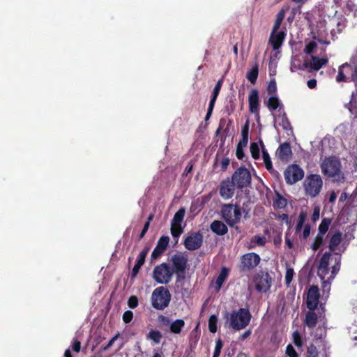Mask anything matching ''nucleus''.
<instances>
[{
	"instance_id": "5",
	"label": "nucleus",
	"mask_w": 357,
	"mask_h": 357,
	"mask_svg": "<svg viewBox=\"0 0 357 357\" xmlns=\"http://www.w3.org/2000/svg\"><path fill=\"white\" fill-rule=\"evenodd\" d=\"M335 81L338 83L352 82L357 86V65L354 67L347 62L340 65Z\"/></svg>"
},
{
	"instance_id": "16",
	"label": "nucleus",
	"mask_w": 357,
	"mask_h": 357,
	"mask_svg": "<svg viewBox=\"0 0 357 357\" xmlns=\"http://www.w3.org/2000/svg\"><path fill=\"white\" fill-rule=\"evenodd\" d=\"M249 110L254 114L257 119L259 118V91L257 89H252L248 96Z\"/></svg>"
},
{
	"instance_id": "13",
	"label": "nucleus",
	"mask_w": 357,
	"mask_h": 357,
	"mask_svg": "<svg viewBox=\"0 0 357 357\" xmlns=\"http://www.w3.org/2000/svg\"><path fill=\"white\" fill-rule=\"evenodd\" d=\"M331 257V254L330 252H326L321 256L319 263L317 267V275L323 281V282L326 283L324 280L326 277L329 274V261Z\"/></svg>"
},
{
	"instance_id": "10",
	"label": "nucleus",
	"mask_w": 357,
	"mask_h": 357,
	"mask_svg": "<svg viewBox=\"0 0 357 357\" xmlns=\"http://www.w3.org/2000/svg\"><path fill=\"white\" fill-rule=\"evenodd\" d=\"M253 282L258 292L266 293L271 287L272 279L268 272L259 271L255 275Z\"/></svg>"
},
{
	"instance_id": "56",
	"label": "nucleus",
	"mask_w": 357,
	"mask_h": 357,
	"mask_svg": "<svg viewBox=\"0 0 357 357\" xmlns=\"http://www.w3.org/2000/svg\"><path fill=\"white\" fill-rule=\"evenodd\" d=\"M72 349L76 353H79L81 349V343L79 340H75L72 344Z\"/></svg>"
},
{
	"instance_id": "11",
	"label": "nucleus",
	"mask_w": 357,
	"mask_h": 357,
	"mask_svg": "<svg viewBox=\"0 0 357 357\" xmlns=\"http://www.w3.org/2000/svg\"><path fill=\"white\" fill-rule=\"evenodd\" d=\"M284 176L286 183L292 185L303 178L304 171L299 165L293 164L287 167Z\"/></svg>"
},
{
	"instance_id": "8",
	"label": "nucleus",
	"mask_w": 357,
	"mask_h": 357,
	"mask_svg": "<svg viewBox=\"0 0 357 357\" xmlns=\"http://www.w3.org/2000/svg\"><path fill=\"white\" fill-rule=\"evenodd\" d=\"M174 271L170 265L163 262L155 266L153 271L152 278L158 284H167L172 278Z\"/></svg>"
},
{
	"instance_id": "6",
	"label": "nucleus",
	"mask_w": 357,
	"mask_h": 357,
	"mask_svg": "<svg viewBox=\"0 0 357 357\" xmlns=\"http://www.w3.org/2000/svg\"><path fill=\"white\" fill-rule=\"evenodd\" d=\"M303 187L307 196L312 198L316 197L323 187L321 176L315 174L307 175L304 181Z\"/></svg>"
},
{
	"instance_id": "46",
	"label": "nucleus",
	"mask_w": 357,
	"mask_h": 357,
	"mask_svg": "<svg viewBox=\"0 0 357 357\" xmlns=\"http://www.w3.org/2000/svg\"><path fill=\"white\" fill-rule=\"evenodd\" d=\"M307 354L308 357H318V350L313 344H310L307 349Z\"/></svg>"
},
{
	"instance_id": "7",
	"label": "nucleus",
	"mask_w": 357,
	"mask_h": 357,
	"mask_svg": "<svg viewBox=\"0 0 357 357\" xmlns=\"http://www.w3.org/2000/svg\"><path fill=\"white\" fill-rule=\"evenodd\" d=\"M261 257L255 252H248L240 257L238 269L242 273H250L260 264Z\"/></svg>"
},
{
	"instance_id": "49",
	"label": "nucleus",
	"mask_w": 357,
	"mask_h": 357,
	"mask_svg": "<svg viewBox=\"0 0 357 357\" xmlns=\"http://www.w3.org/2000/svg\"><path fill=\"white\" fill-rule=\"evenodd\" d=\"M139 303L138 298L136 296H131L128 301V305L131 309H135Z\"/></svg>"
},
{
	"instance_id": "28",
	"label": "nucleus",
	"mask_w": 357,
	"mask_h": 357,
	"mask_svg": "<svg viewBox=\"0 0 357 357\" xmlns=\"http://www.w3.org/2000/svg\"><path fill=\"white\" fill-rule=\"evenodd\" d=\"M335 264L332 266L331 275L329 277H328L327 280L326 281V282L331 283V281H332L335 278V275L340 271V264H341V257L340 256L335 257Z\"/></svg>"
},
{
	"instance_id": "24",
	"label": "nucleus",
	"mask_w": 357,
	"mask_h": 357,
	"mask_svg": "<svg viewBox=\"0 0 357 357\" xmlns=\"http://www.w3.org/2000/svg\"><path fill=\"white\" fill-rule=\"evenodd\" d=\"M342 241V233L336 231L331 238L329 241L328 248L331 252H335L337 248V246L340 244Z\"/></svg>"
},
{
	"instance_id": "34",
	"label": "nucleus",
	"mask_w": 357,
	"mask_h": 357,
	"mask_svg": "<svg viewBox=\"0 0 357 357\" xmlns=\"http://www.w3.org/2000/svg\"><path fill=\"white\" fill-rule=\"evenodd\" d=\"M251 248H254L255 245L264 246L266 243V238L265 236L260 235H255L251 238Z\"/></svg>"
},
{
	"instance_id": "33",
	"label": "nucleus",
	"mask_w": 357,
	"mask_h": 357,
	"mask_svg": "<svg viewBox=\"0 0 357 357\" xmlns=\"http://www.w3.org/2000/svg\"><path fill=\"white\" fill-rule=\"evenodd\" d=\"M185 213V210L184 208H181L178 210L174 215V218L171 222L172 224L181 225V222L183 220L184 216Z\"/></svg>"
},
{
	"instance_id": "44",
	"label": "nucleus",
	"mask_w": 357,
	"mask_h": 357,
	"mask_svg": "<svg viewBox=\"0 0 357 357\" xmlns=\"http://www.w3.org/2000/svg\"><path fill=\"white\" fill-rule=\"evenodd\" d=\"M223 347V342L220 338L215 340V347L213 357H219Z\"/></svg>"
},
{
	"instance_id": "20",
	"label": "nucleus",
	"mask_w": 357,
	"mask_h": 357,
	"mask_svg": "<svg viewBox=\"0 0 357 357\" xmlns=\"http://www.w3.org/2000/svg\"><path fill=\"white\" fill-rule=\"evenodd\" d=\"M285 37L284 31H271L268 42L272 45L273 50H278L281 47Z\"/></svg>"
},
{
	"instance_id": "3",
	"label": "nucleus",
	"mask_w": 357,
	"mask_h": 357,
	"mask_svg": "<svg viewBox=\"0 0 357 357\" xmlns=\"http://www.w3.org/2000/svg\"><path fill=\"white\" fill-rule=\"evenodd\" d=\"M172 295L166 287H158L151 294V305L155 310H163L168 307Z\"/></svg>"
},
{
	"instance_id": "54",
	"label": "nucleus",
	"mask_w": 357,
	"mask_h": 357,
	"mask_svg": "<svg viewBox=\"0 0 357 357\" xmlns=\"http://www.w3.org/2000/svg\"><path fill=\"white\" fill-rule=\"evenodd\" d=\"M133 318V313L130 310L126 311L123 314V321L126 324L130 323Z\"/></svg>"
},
{
	"instance_id": "42",
	"label": "nucleus",
	"mask_w": 357,
	"mask_h": 357,
	"mask_svg": "<svg viewBox=\"0 0 357 357\" xmlns=\"http://www.w3.org/2000/svg\"><path fill=\"white\" fill-rule=\"evenodd\" d=\"M268 95L275 96L277 92V84L275 79H271L267 86Z\"/></svg>"
},
{
	"instance_id": "38",
	"label": "nucleus",
	"mask_w": 357,
	"mask_h": 357,
	"mask_svg": "<svg viewBox=\"0 0 357 357\" xmlns=\"http://www.w3.org/2000/svg\"><path fill=\"white\" fill-rule=\"evenodd\" d=\"M218 321V317L215 314L210 316L208 319V329L212 333H215L217 331V324Z\"/></svg>"
},
{
	"instance_id": "21",
	"label": "nucleus",
	"mask_w": 357,
	"mask_h": 357,
	"mask_svg": "<svg viewBox=\"0 0 357 357\" xmlns=\"http://www.w3.org/2000/svg\"><path fill=\"white\" fill-rule=\"evenodd\" d=\"M291 153L290 144L287 142L280 144L276 151V155L281 160H287Z\"/></svg>"
},
{
	"instance_id": "22",
	"label": "nucleus",
	"mask_w": 357,
	"mask_h": 357,
	"mask_svg": "<svg viewBox=\"0 0 357 357\" xmlns=\"http://www.w3.org/2000/svg\"><path fill=\"white\" fill-rule=\"evenodd\" d=\"M211 230L217 235L223 236L228 232L227 225L222 221L215 220L210 225Z\"/></svg>"
},
{
	"instance_id": "32",
	"label": "nucleus",
	"mask_w": 357,
	"mask_h": 357,
	"mask_svg": "<svg viewBox=\"0 0 357 357\" xmlns=\"http://www.w3.org/2000/svg\"><path fill=\"white\" fill-rule=\"evenodd\" d=\"M280 100L276 96H271L267 102L266 106L271 111H274L280 106Z\"/></svg>"
},
{
	"instance_id": "19",
	"label": "nucleus",
	"mask_w": 357,
	"mask_h": 357,
	"mask_svg": "<svg viewBox=\"0 0 357 357\" xmlns=\"http://www.w3.org/2000/svg\"><path fill=\"white\" fill-rule=\"evenodd\" d=\"M171 261L173 265V271L185 272L188 259L185 255L183 254H175L172 257Z\"/></svg>"
},
{
	"instance_id": "62",
	"label": "nucleus",
	"mask_w": 357,
	"mask_h": 357,
	"mask_svg": "<svg viewBox=\"0 0 357 357\" xmlns=\"http://www.w3.org/2000/svg\"><path fill=\"white\" fill-rule=\"evenodd\" d=\"M236 155L239 160H242L245 154L242 147L237 146Z\"/></svg>"
},
{
	"instance_id": "61",
	"label": "nucleus",
	"mask_w": 357,
	"mask_h": 357,
	"mask_svg": "<svg viewBox=\"0 0 357 357\" xmlns=\"http://www.w3.org/2000/svg\"><path fill=\"white\" fill-rule=\"evenodd\" d=\"M282 126L284 129L287 130L289 127H290V122L289 121L286 115H284L282 119Z\"/></svg>"
},
{
	"instance_id": "30",
	"label": "nucleus",
	"mask_w": 357,
	"mask_h": 357,
	"mask_svg": "<svg viewBox=\"0 0 357 357\" xmlns=\"http://www.w3.org/2000/svg\"><path fill=\"white\" fill-rule=\"evenodd\" d=\"M258 74V66L255 65L248 72L246 77L252 84H255L257 82Z\"/></svg>"
},
{
	"instance_id": "40",
	"label": "nucleus",
	"mask_w": 357,
	"mask_h": 357,
	"mask_svg": "<svg viewBox=\"0 0 357 357\" xmlns=\"http://www.w3.org/2000/svg\"><path fill=\"white\" fill-rule=\"evenodd\" d=\"M250 153L255 160H257L260 158V149L257 142H252L250 144Z\"/></svg>"
},
{
	"instance_id": "36",
	"label": "nucleus",
	"mask_w": 357,
	"mask_h": 357,
	"mask_svg": "<svg viewBox=\"0 0 357 357\" xmlns=\"http://www.w3.org/2000/svg\"><path fill=\"white\" fill-rule=\"evenodd\" d=\"M331 223V220L330 219L324 218L319 226V228H318L319 232L318 233L325 235V234L328 230Z\"/></svg>"
},
{
	"instance_id": "35",
	"label": "nucleus",
	"mask_w": 357,
	"mask_h": 357,
	"mask_svg": "<svg viewBox=\"0 0 357 357\" xmlns=\"http://www.w3.org/2000/svg\"><path fill=\"white\" fill-rule=\"evenodd\" d=\"M324 241V235L321 234H317L315 236L313 243L311 245L313 251H317L320 248V247L323 245Z\"/></svg>"
},
{
	"instance_id": "48",
	"label": "nucleus",
	"mask_w": 357,
	"mask_h": 357,
	"mask_svg": "<svg viewBox=\"0 0 357 357\" xmlns=\"http://www.w3.org/2000/svg\"><path fill=\"white\" fill-rule=\"evenodd\" d=\"M317 46V45L315 42L310 41L305 45L304 52L307 54H311L314 52Z\"/></svg>"
},
{
	"instance_id": "41",
	"label": "nucleus",
	"mask_w": 357,
	"mask_h": 357,
	"mask_svg": "<svg viewBox=\"0 0 357 357\" xmlns=\"http://www.w3.org/2000/svg\"><path fill=\"white\" fill-rule=\"evenodd\" d=\"M150 248L149 246H146L139 253L136 263L139 264L143 265L145 262V259L148 252H149Z\"/></svg>"
},
{
	"instance_id": "59",
	"label": "nucleus",
	"mask_w": 357,
	"mask_h": 357,
	"mask_svg": "<svg viewBox=\"0 0 357 357\" xmlns=\"http://www.w3.org/2000/svg\"><path fill=\"white\" fill-rule=\"evenodd\" d=\"M198 327H199V324L197 325L196 328L191 331V333H190V335L192 337L194 336V339H195L194 342H195V344H197V341L199 340V336L198 335Z\"/></svg>"
},
{
	"instance_id": "17",
	"label": "nucleus",
	"mask_w": 357,
	"mask_h": 357,
	"mask_svg": "<svg viewBox=\"0 0 357 357\" xmlns=\"http://www.w3.org/2000/svg\"><path fill=\"white\" fill-rule=\"evenodd\" d=\"M328 62V59L326 57L319 58L317 56H311V61L310 62L305 61L303 63L302 67L300 69L304 70L306 68H311L314 70H319L324 66H326Z\"/></svg>"
},
{
	"instance_id": "60",
	"label": "nucleus",
	"mask_w": 357,
	"mask_h": 357,
	"mask_svg": "<svg viewBox=\"0 0 357 357\" xmlns=\"http://www.w3.org/2000/svg\"><path fill=\"white\" fill-rule=\"evenodd\" d=\"M229 159L228 158H224L221 162V169L222 171H225L229 165Z\"/></svg>"
},
{
	"instance_id": "55",
	"label": "nucleus",
	"mask_w": 357,
	"mask_h": 357,
	"mask_svg": "<svg viewBox=\"0 0 357 357\" xmlns=\"http://www.w3.org/2000/svg\"><path fill=\"white\" fill-rule=\"evenodd\" d=\"M119 334L117 333L116 335H114L109 341V342L104 347H102V350L103 351H106L107 349H109L112 345L114 343V342L117 340V338L119 337Z\"/></svg>"
},
{
	"instance_id": "26",
	"label": "nucleus",
	"mask_w": 357,
	"mask_h": 357,
	"mask_svg": "<svg viewBox=\"0 0 357 357\" xmlns=\"http://www.w3.org/2000/svg\"><path fill=\"white\" fill-rule=\"evenodd\" d=\"M289 9V7H287L286 8H282L276 15V19L274 22V25L273 26L272 31L274 32H277L279 31V29L280 28V26L282 24V21L284 20L286 10Z\"/></svg>"
},
{
	"instance_id": "37",
	"label": "nucleus",
	"mask_w": 357,
	"mask_h": 357,
	"mask_svg": "<svg viewBox=\"0 0 357 357\" xmlns=\"http://www.w3.org/2000/svg\"><path fill=\"white\" fill-rule=\"evenodd\" d=\"M183 232V229L181 225L171 223V234L174 238H178Z\"/></svg>"
},
{
	"instance_id": "31",
	"label": "nucleus",
	"mask_w": 357,
	"mask_h": 357,
	"mask_svg": "<svg viewBox=\"0 0 357 357\" xmlns=\"http://www.w3.org/2000/svg\"><path fill=\"white\" fill-rule=\"evenodd\" d=\"M162 337V333L158 330L151 329L146 335V338L153 340L155 344H158L160 342Z\"/></svg>"
},
{
	"instance_id": "9",
	"label": "nucleus",
	"mask_w": 357,
	"mask_h": 357,
	"mask_svg": "<svg viewBox=\"0 0 357 357\" xmlns=\"http://www.w3.org/2000/svg\"><path fill=\"white\" fill-rule=\"evenodd\" d=\"M231 179L237 188L243 189L250 185L252 177L250 171L245 167L242 166L234 172Z\"/></svg>"
},
{
	"instance_id": "27",
	"label": "nucleus",
	"mask_w": 357,
	"mask_h": 357,
	"mask_svg": "<svg viewBox=\"0 0 357 357\" xmlns=\"http://www.w3.org/2000/svg\"><path fill=\"white\" fill-rule=\"evenodd\" d=\"M185 326V321L181 319L174 321L169 326V331L174 334H179Z\"/></svg>"
},
{
	"instance_id": "4",
	"label": "nucleus",
	"mask_w": 357,
	"mask_h": 357,
	"mask_svg": "<svg viewBox=\"0 0 357 357\" xmlns=\"http://www.w3.org/2000/svg\"><path fill=\"white\" fill-rule=\"evenodd\" d=\"M221 216L229 226L234 227L236 224L238 223L241 219L242 213L241 208L232 204H222Z\"/></svg>"
},
{
	"instance_id": "15",
	"label": "nucleus",
	"mask_w": 357,
	"mask_h": 357,
	"mask_svg": "<svg viewBox=\"0 0 357 357\" xmlns=\"http://www.w3.org/2000/svg\"><path fill=\"white\" fill-rule=\"evenodd\" d=\"M320 298V294L317 286L312 285L308 289L306 304L310 310H314L317 308Z\"/></svg>"
},
{
	"instance_id": "45",
	"label": "nucleus",
	"mask_w": 357,
	"mask_h": 357,
	"mask_svg": "<svg viewBox=\"0 0 357 357\" xmlns=\"http://www.w3.org/2000/svg\"><path fill=\"white\" fill-rule=\"evenodd\" d=\"M293 342L297 347H301L303 346V340L300 333L298 331H295L293 334Z\"/></svg>"
},
{
	"instance_id": "63",
	"label": "nucleus",
	"mask_w": 357,
	"mask_h": 357,
	"mask_svg": "<svg viewBox=\"0 0 357 357\" xmlns=\"http://www.w3.org/2000/svg\"><path fill=\"white\" fill-rule=\"evenodd\" d=\"M310 234V226L309 225H306L304 227L303 231V238H307Z\"/></svg>"
},
{
	"instance_id": "2",
	"label": "nucleus",
	"mask_w": 357,
	"mask_h": 357,
	"mask_svg": "<svg viewBox=\"0 0 357 357\" xmlns=\"http://www.w3.org/2000/svg\"><path fill=\"white\" fill-rule=\"evenodd\" d=\"M252 318V314L248 308L241 307L234 310L230 314L229 325L235 331H241L247 327Z\"/></svg>"
},
{
	"instance_id": "51",
	"label": "nucleus",
	"mask_w": 357,
	"mask_h": 357,
	"mask_svg": "<svg viewBox=\"0 0 357 357\" xmlns=\"http://www.w3.org/2000/svg\"><path fill=\"white\" fill-rule=\"evenodd\" d=\"M294 274V269L291 268H288L286 271L285 273V283L289 285L292 281L293 276Z\"/></svg>"
},
{
	"instance_id": "52",
	"label": "nucleus",
	"mask_w": 357,
	"mask_h": 357,
	"mask_svg": "<svg viewBox=\"0 0 357 357\" xmlns=\"http://www.w3.org/2000/svg\"><path fill=\"white\" fill-rule=\"evenodd\" d=\"M250 122L247 120L241 128V137L249 138Z\"/></svg>"
},
{
	"instance_id": "1",
	"label": "nucleus",
	"mask_w": 357,
	"mask_h": 357,
	"mask_svg": "<svg viewBox=\"0 0 357 357\" xmlns=\"http://www.w3.org/2000/svg\"><path fill=\"white\" fill-rule=\"evenodd\" d=\"M321 169L322 173L329 177L335 178L337 181L344 179V175L341 171V162L337 157H326L321 162Z\"/></svg>"
},
{
	"instance_id": "14",
	"label": "nucleus",
	"mask_w": 357,
	"mask_h": 357,
	"mask_svg": "<svg viewBox=\"0 0 357 357\" xmlns=\"http://www.w3.org/2000/svg\"><path fill=\"white\" fill-rule=\"evenodd\" d=\"M236 184L232 179L227 178L221 181L220 184V195L225 199H229L233 197L235 192Z\"/></svg>"
},
{
	"instance_id": "64",
	"label": "nucleus",
	"mask_w": 357,
	"mask_h": 357,
	"mask_svg": "<svg viewBox=\"0 0 357 357\" xmlns=\"http://www.w3.org/2000/svg\"><path fill=\"white\" fill-rule=\"evenodd\" d=\"M317 83V82L316 79H311L307 81V85L309 89H313L316 88Z\"/></svg>"
},
{
	"instance_id": "43",
	"label": "nucleus",
	"mask_w": 357,
	"mask_h": 357,
	"mask_svg": "<svg viewBox=\"0 0 357 357\" xmlns=\"http://www.w3.org/2000/svg\"><path fill=\"white\" fill-rule=\"evenodd\" d=\"M305 219H306V214L304 212H301L299 214V216L298 218V222H297V224H296V228H295L296 232H299L301 230V229L303 226V224L305 221Z\"/></svg>"
},
{
	"instance_id": "50",
	"label": "nucleus",
	"mask_w": 357,
	"mask_h": 357,
	"mask_svg": "<svg viewBox=\"0 0 357 357\" xmlns=\"http://www.w3.org/2000/svg\"><path fill=\"white\" fill-rule=\"evenodd\" d=\"M222 83H223L222 79H220L218 81V82L216 83V84L213 90L211 96L218 98V96L220 93Z\"/></svg>"
},
{
	"instance_id": "18",
	"label": "nucleus",
	"mask_w": 357,
	"mask_h": 357,
	"mask_svg": "<svg viewBox=\"0 0 357 357\" xmlns=\"http://www.w3.org/2000/svg\"><path fill=\"white\" fill-rule=\"evenodd\" d=\"M169 242V237L167 236H161L157 242V245L151 253V259H158L166 250Z\"/></svg>"
},
{
	"instance_id": "39",
	"label": "nucleus",
	"mask_w": 357,
	"mask_h": 357,
	"mask_svg": "<svg viewBox=\"0 0 357 357\" xmlns=\"http://www.w3.org/2000/svg\"><path fill=\"white\" fill-rule=\"evenodd\" d=\"M262 158L266 169L271 172L273 170V165L267 150H263Z\"/></svg>"
},
{
	"instance_id": "47",
	"label": "nucleus",
	"mask_w": 357,
	"mask_h": 357,
	"mask_svg": "<svg viewBox=\"0 0 357 357\" xmlns=\"http://www.w3.org/2000/svg\"><path fill=\"white\" fill-rule=\"evenodd\" d=\"M142 264H139L138 263H136L132 270L131 274H130V282L131 283H133L137 274L139 273V271L142 267Z\"/></svg>"
},
{
	"instance_id": "53",
	"label": "nucleus",
	"mask_w": 357,
	"mask_h": 357,
	"mask_svg": "<svg viewBox=\"0 0 357 357\" xmlns=\"http://www.w3.org/2000/svg\"><path fill=\"white\" fill-rule=\"evenodd\" d=\"M286 354L289 357H298L296 351L291 344H289L287 346Z\"/></svg>"
},
{
	"instance_id": "58",
	"label": "nucleus",
	"mask_w": 357,
	"mask_h": 357,
	"mask_svg": "<svg viewBox=\"0 0 357 357\" xmlns=\"http://www.w3.org/2000/svg\"><path fill=\"white\" fill-rule=\"evenodd\" d=\"M176 275V282H181L185 278V272H179L178 271H174Z\"/></svg>"
},
{
	"instance_id": "12",
	"label": "nucleus",
	"mask_w": 357,
	"mask_h": 357,
	"mask_svg": "<svg viewBox=\"0 0 357 357\" xmlns=\"http://www.w3.org/2000/svg\"><path fill=\"white\" fill-rule=\"evenodd\" d=\"M203 244V235L200 231L189 234L184 239L185 248L190 251L198 250Z\"/></svg>"
},
{
	"instance_id": "23",
	"label": "nucleus",
	"mask_w": 357,
	"mask_h": 357,
	"mask_svg": "<svg viewBox=\"0 0 357 357\" xmlns=\"http://www.w3.org/2000/svg\"><path fill=\"white\" fill-rule=\"evenodd\" d=\"M287 205V199L284 198L278 191L275 192L273 198V207L274 209H283Z\"/></svg>"
},
{
	"instance_id": "29",
	"label": "nucleus",
	"mask_w": 357,
	"mask_h": 357,
	"mask_svg": "<svg viewBox=\"0 0 357 357\" xmlns=\"http://www.w3.org/2000/svg\"><path fill=\"white\" fill-rule=\"evenodd\" d=\"M228 275H229V269L226 267H222L221 268L220 273L215 281V284L218 289H220V287L223 284L224 282L227 278Z\"/></svg>"
},
{
	"instance_id": "25",
	"label": "nucleus",
	"mask_w": 357,
	"mask_h": 357,
	"mask_svg": "<svg viewBox=\"0 0 357 357\" xmlns=\"http://www.w3.org/2000/svg\"><path fill=\"white\" fill-rule=\"evenodd\" d=\"M318 316L314 310H310L306 313L305 324L309 328H313L317 323Z\"/></svg>"
},
{
	"instance_id": "57",
	"label": "nucleus",
	"mask_w": 357,
	"mask_h": 357,
	"mask_svg": "<svg viewBox=\"0 0 357 357\" xmlns=\"http://www.w3.org/2000/svg\"><path fill=\"white\" fill-rule=\"evenodd\" d=\"M349 211L350 213H352L354 211H357V200H354V199L351 201Z\"/></svg>"
}]
</instances>
